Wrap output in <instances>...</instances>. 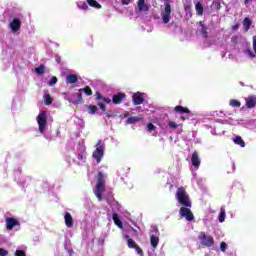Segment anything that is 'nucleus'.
Instances as JSON below:
<instances>
[{
	"instance_id": "obj_46",
	"label": "nucleus",
	"mask_w": 256,
	"mask_h": 256,
	"mask_svg": "<svg viewBox=\"0 0 256 256\" xmlns=\"http://www.w3.org/2000/svg\"><path fill=\"white\" fill-rule=\"evenodd\" d=\"M248 55H249L252 59H254V57H255V55L253 54V52H252L251 50H248Z\"/></svg>"
},
{
	"instance_id": "obj_22",
	"label": "nucleus",
	"mask_w": 256,
	"mask_h": 256,
	"mask_svg": "<svg viewBox=\"0 0 256 256\" xmlns=\"http://www.w3.org/2000/svg\"><path fill=\"white\" fill-rule=\"evenodd\" d=\"M195 10H196V13L198 16H203V11H204V8H203V4H201V2H197L195 4Z\"/></svg>"
},
{
	"instance_id": "obj_14",
	"label": "nucleus",
	"mask_w": 256,
	"mask_h": 256,
	"mask_svg": "<svg viewBox=\"0 0 256 256\" xmlns=\"http://www.w3.org/2000/svg\"><path fill=\"white\" fill-rule=\"evenodd\" d=\"M198 25L200 27V33H202V36L204 37V39H208L209 38V28L205 25V23L203 21H199Z\"/></svg>"
},
{
	"instance_id": "obj_37",
	"label": "nucleus",
	"mask_w": 256,
	"mask_h": 256,
	"mask_svg": "<svg viewBox=\"0 0 256 256\" xmlns=\"http://www.w3.org/2000/svg\"><path fill=\"white\" fill-rule=\"evenodd\" d=\"M79 9H82L83 11H87V9H89V6L87 5V3L82 2L78 5Z\"/></svg>"
},
{
	"instance_id": "obj_36",
	"label": "nucleus",
	"mask_w": 256,
	"mask_h": 256,
	"mask_svg": "<svg viewBox=\"0 0 256 256\" xmlns=\"http://www.w3.org/2000/svg\"><path fill=\"white\" fill-rule=\"evenodd\" d=\"M134 249L139 256H144L143 249L139 245H136Z\"/></svg>"
},
{
	"instance_id": "obj_4",
	"label": "nucleus",
	"mask_w": 256,
	"mask_h": 256,
	"mask_svg": "<svg viewBox=\"0 0 256 256\" xmlns=\"http://www.w3.org/2000/svg\"><path fill=\"white\" fill-rule=\"evenodd\" d=\"M198 239L204 247H213V245H215V239H213V236L207 235L205 232H200Z\"/></svg>"
},
{
	"instance_id": "obj_45",
	"label": "nucleus",
	"mask_w": 256,
	"mask_h": 256,
	"mask_svg": "<svg viewBox=\"0 0 256 256\" xmlns=\"http://www.w3.org/2000/svg\"><path fill=\"white\" fill-rule=\"evenodd\" d=\"M239 26V24H235L234 26H232V30L237 31L239 29Z\"/></svg>"
},
{
	"instance_id": "obj_25",
	"label": "nucleus",
	"mask_w": 256,
	"mask_h": 256,
	"mask_svg": "<svg viewBox=\"0 0 256 256\" xmlns=\"http://www.w3.org/2000/svg\"><path fill=\"white\" fill-rule=\"evenodd\" d=\"M126 237V239H127V247L129 248V249H134L135 248V246L137 245V243L135 242V240H133L132 238H129V236H125Z\"/></svg>"
},
{
	"instance_id": "obj_31",
	"label": "nucleus",
	"mask_w": 256,
	"mask_h": 256,
	"mask_svg": "<svg viewBox=\"0 0 256 256\" xmlns=\"http://www.w3.org/2000/svg\"><path fill=\"white\" fill-rule=\"evenodd\" d=\"M225 217H226L225 209L221 208L219 217H218L220 223H223L225 221Z\"/></svg>"
},
{
	"instance_id": "obj_15",
	"label": "nucleus",
	"mask_w": 256,
	"mask_h": 256,
	"mask_svg": "<svg viewBox=\"0 0 256 256\" xmlns=\"http://www.w3.org/2000/svg\"><path fill=\"white\" fill-rule=\"evenodd\" d=\"M66 83L67 85H73L75 83H79V77L77 74H69L66 77Z\"/></svg>"
},
{
	"instance_id": "obj_35",
	"label": "nucleus",
	"mask_w": 256,
	"mask_h": 256,
	"mask_svg": "<svg viewBox=\"0 0 256 256\" xmlns=\"http://www.w3.org/2000/svg\"><path fill=\"white\" fill-rule=\"evenodd\" d=\"M58 79L56 76H53L51 80L48 82L49 87H53V85H56Z\"/></svg>"
},
{
	"instance_id": "obj_38",
	"label": "nucleus",
	"mask_w": 256,
	"mask_h": 256,
	"mask_svg": "<svg viewBox=\"0 0 256 256\" xmlns=\"http://www.w3.org/2000/svg\"><path fill=\"white\" fill-rule=\"evenodd\" d=\"M97 105H98V107H100L102 113H105V111H107V107L105 106V104L103 102H98Z\"/></svg>"
},
{
	"instance_id": "obj_52",
	"label": "nucleus",
	"mask_w": 256,
	"mask_h": 256,
	"mask_svg": "<svg viewBox=\"0 0 256 256\" xmlns=\"http://www.w3.org/2000/svg\"><path fill=\"white\" fill-rule=\"evenodd\" d=\"M124 117H129V113L124 114Z\"/></svg>"
},
{
	"instance_id": "obj_24",
	"label": "nucleus",
	"mask_w": 256,
	"mask_h": 256,
	"mask_svg": "<svg viewBox=\"0 0 256 256\" xmlns=\"http://www.w3.org/2000/svg\"><path fill=\"white\" fill-rule=\"evenodd\" d=\"M79 92L85 93V95H87L88 97H91V95H93V90H91V87L89 86H86L85 88H80Z\"/></svg>"
},
{
	"instance_id": "obj_17",
	"label": "nucleus",
	"mask_w": 256,
	"mask_h": 256,
	"mask_svg": "<svg viewBox=\"0 0 256 256\" xmlns=\"http://www.w3.org/2000/svg\"><path fill=\"white\" fill-rule=\"evenodd\" d=\"M138 10L141 13H146V11H149V4L145 3V0H138Z\"/></svg>"
},
{
	"instance_id": "obj_48",
	"label": "nucleus",
	"mask_w": 256,
	"mask_h": 256,
	"mask_svg": "<svg viewBox=\"0 0 256 256\" xmlns=\"http://www.w3.org/2000/svg\"><path fill=\"white\" fill-rule=\"evenodd\" d=\"M106 117L107 119H111V117H113V114L106 113Z\"/></svg>"
},
{
	"instance_id": "obj_7",
	"label": "nucleus",
	"mask_w": 256,
	"mask_h": 256,
	"mask_svg": "<svg viewBox=\"0 0 256 256\" xmlns=\"http://www.w3.org/2000/svg\"><path fill=\"white\" fill-rule=\"evenodd\" d=\"M68 101L69 103H73V105L82 104L84 103L83 94L80 91L73 93L68 97Z\"/></svg>"
},
{
	"instance_id": "obj_39",
	"label": "nucleus",
	"mask_w": 256,
	"mask_h": 256,
	"mask_svg": "<svg viewBox=\"0 0 256 256\" xmlns=\"http://www.w3.org/2000/svg\"><path fill=\"white\" fill-rule=\"evenodd\" d=\"M220 250L225 253L227 251V243L221 242L220 243Z\"/></svg>"
},
{
	"instance_id": "obj_18",
	"label": "nucleus",
	"mask_w": 256,
	"mask_h": 256,
	"mask_svg": "<svg viewBox=\"0 0 256 256\" xmlns=\"http://www.w3.org/2000/svg\"><path fill=\"white\" fill-rule=\"evenodd\" d=\"M95 97H96V101H102V103H107L108 105L109 103H111V99L105 98V96H103V94L100 92H96Z\"/></svg>"
},
{
	"instance_id": "obj_50",
	"label": "nucleus",
	"mask_w": 256,
	"mask_h": 256,
	"mask_svg": "<svg viewBox=\"0 0 256 256\" xmlns=\"http://www.w3.org/2000/svg\"><path fill=\"white\" fill-rule=\"evenodd\" d=\"M217 6H218L217 9H221V3L218 2Z\"/></svg>"
},
{
	"instance_id": "obj_43",
	"label": "nucleus",
	"mask_w": 256,
	"mask_h": 256,
	"mask_svg": "<svg viewBox=\"0 0 256 256\" xmlns=\"http://www.w3.org/2000/svg\"><path fill=\"white\" fill-rule=\"evenodd\" d=\"M184 9H185L186 13H191V5H186L184 7Z\"/></svg>"
},
{
	"instance_id": "obj_29",
	"label": "nucleus",
	"mask_w": 256,
	"mask_h": 256,
	"mask_svg": "<svg viewBox=\"0 0 256 256\" xmlns=\"http://www.w3.org/2000/svg\"><path fill=\"white\" fill-rule=\"evenodd\" d=\"M44 101H45V105H51V103H53V98H51L50 94H45Z\"/></svg>"
},
{
	"instance_id": "obj_27",
	"label": "nucleus",
	"mask_w": 256,
	"mask_h": 256,
	"mask_svg": "<svg viewBox=\"0 0 256 256\" xmlns=\"http://www.w3.org/2000/svg\"><path fill=\"white\" fill-rule=\"evenodd\" d=\"M88 5L90 7H95V9H101V4H99L96 0H87Z\"/></svg>"
},
{
	"instance_id": "obj_19",
	"label": "nucleus",
	"mask_w": 256,
	"mask_h": 256,
	"mask_svg": "<svg viewBox=\"0 0 256 256\" xmlns=\"http://www.w3.org/2000/svg\"><path fill=\"white\" fill-rule=\"evenodd\" d=\"M150 245L153 247V249H157L159 245V236L152 234L150 236Z\"/></svg>"
},
{
	"instance_id": "obj_13",
	"label": "nucleus",
	"mask_w": 256,
	"mask_h": 256,
	"mask_svg": "<svg viewBox=\"0 0 256 256\" xmlns=\"http://www.w3.org/2000/svg\"><path fill=\"white\" fill-rule=\"evenodd\" d=\"M10 28L13 31V33H17V31L21 29V20H19V18H14L10 23Z\"/></svg>"
},
{
	"instance_id": "obj_12",
	"label": "nucleus",
	"mask_w": 256,
	"mask_h": 256,
	"mask_svg": "<svg viewBox=\"0 0 256 256\" xmlns=\"http://www.w3.org/2000/svg\"><path fill=\"white\" fill-rule=\"evenodd\" d=\"M64 221H65V225H66V227H68V229H72L73 225L75 224V220H73V216H71V213H69V212L65 213Z\"/></svg>"
},
{
	"instance_id": "obj_41",
	"label": "nucleus",
	"mask_w": 256,
	"mask_h": 256,
	"mask_svg": "<svg viewBox=\"0 0 256 256\" xmlns=\"http://www.w3.org/2000/svg\"><path fill=\"white\" fill-rule=\"evenodd\" d=\"M8 255H9V251L3 248H0V256H8Z\"/></svg>"
},
{
	"instance_id": "obj_26",
	"label": "nucleus",
	"mask_w": 256,
	"mask_h": 256,
	"mask_svg": "<svg viewBox=\"0 0 256 256\" xmlns=\"http://www.w3.org/2000/svg\"><path fill=\"white\" fill-rule=\"evenodd\" d=\"M235 145H240L241 147H245V141L243 140V138H241V136H236L233 139Z\"/></svg>"
},
{
	"instance_id": "obj_51",
	"label": "nucleus",
	"mask_w": 256,
	"mask_h": 256,
	"mask_svg": "<svg viewBox=\"0 0 256 256\" xmlns=\"http://www.w3.org/2000/svg\"><path fill=\"white\" fill-rule=\"evenodd\" d=\"M180 119H181L182 121H185L187 118H185L184 116H182V117H180Z\"/></svg>"
},
{
	"instance_id": "obj_32",
	"label": "nucleus",
	"mask_w": 256,
	"mask_h": 256,
	"mask_svg": "<svg viewBox=\"0 0 256 256\" xmlns=\"http://www.w3.org/2000/svg\"><path fill=\"white\" fill-rule=\"evenodd\" d=\"M139 121H140V119H139L138 117H135V116L129 117V118L127 119V123H128L129 125H133V123H137V122H139Z\"/></svg>"
},
{
	"instance_id": "obj_6",
	"label": "nucleus",
	"mask_w": 256,
	"mask_h": 256,
	"mask_svg": "<svg viewBox=\"0 0 256 256\" xmlns=\"http://www.w3.org/2000/svg\"><path fill=\"white\" fill-rule=\"evenodd\" d=\"M165 1V7L162 11V21L163 23L167 24L169 21H171V0H164Z\"/></svg>"
},
{
	"instance_id": "obj_10",
	"label": "nucleus",
	"mask_w": 256,
	"mask_h": 256,
	"mask_svg": "<svg viewBox=\"0 0 256 256\" xmlns=\"http://www.w3.org/2000/svg\"><path fill=\"white\" fill-rule=\"evenodd\" d=\"M127 97V95L123 92H119L112 96V103L114 105H121L123 103V100Z\"/></svg>"
},
{
	"instance_id": "obj_2",
	"label": "nucleus",
	"mask_w": 256,
	"mask_h": 256,
	"mask_svg": "<svg viewBox=\"0 0 256 256\" xmlns=\"http://www.w3.org/2000/svg\"><path fill=\"white\" fill-rule=\"evenodd\" d=\"M98 201H103V193H105V175L103 172H98L96 186L93 189Z\"/></svg>"
},
{
	"instance_id": "obj_9",
	"label": "nucleus",
	"mask_w": 256,
	"mask_h": 256,
	"mask_svg": "<svg viewBox=\"0 0 256 256\" xmlns=\"http://www.w3.org/2000/svg\"><path fill=\"white\" fill-rule=\"evenodd\" d=\"M133 105H143L145 102V98L143 97V93L136 92L132 95Z\"/></svg>"
},
{
	"instance_id": "obj_42",
	"label": "nucleus",
	"mask_w": 256,
	"mask_h": 256,
	"mask_svg": "<svg viewBox=\"0 0 256 256\" xmlns=\"http://www.w3.org/2000/svg\"><path fill=\"white\" fill-rule=\"evenodd\" d=\"M147 129H148V131H155V125L153 123H149L147 125Z\"/></svg>"
},
{
	"instance_id": "obj_44",
	"label": "nucleus",
	"mask_w": 256,
	"mask_h": 256,
	"mask_svg": "<svg viewBox=\"0 0 256 256\" xmlns=\"http://www.w3.org/2000/svg\"><path fill=\"white\" fill-rule=\"evenodd\" d=\"M132 0H121L122 5H129Z\"/></svg>"
},
{
	"instance_id": "obj_40",
	"label": "nucleus",
	"mask_w": 256,
	"mask_h": 256,
	"mask_svg": "<svg viewBox=\"0 0 256 256\" xmlns=\"http://www.w3.org/2000/svg\"><path fill=\"white\" fill-rule=\"evenodd\" d=\"M15 256H27V254H25V251L23 250H16Z\"/></svg>"
},
{
	"instance_id": "obj_23",
	"label": "nucleus",
	"mask_w": 256,
	"mask_h": 256,
	"mask_svg": "<svg viewBox=\"0 0 256 256\" xmlns=\"http://www.w3.org/2000/svg\"><path fill=\"white\" fill-rule=\"evenodd\" d=\"M242 25L246 32L249 31V29H251V25H252L251 19H249L248 17L244 18Z\"/></svg>"
},
{
	"instance_id": "obj_16",
	"label": "nucleus",
	"mask_w": 256,
	"mask_h": 256,
	"mask_svg": "<svg viewBox=\"0 0 256 256\" xmlns=\"http://www.w3.org/2000/svg\"><path fill=\"white\" fill-rule=\"evenodd\" d=\"M246 107L248 109H253L256 106V97L255 96H248L245 98Z\"/></svg>"
},
{
	"instance_id": "obj_47",
	"label": "nucleus",
	"mask_w": 256,
	"mask_h": 256,
	"mask_svg": "<svg viewBox=\"0 0 256 256\" xmlns=\"http://www.w3.org/2000/svg\"><path fill=\"white\" fill-rule=\"evenodd\" d=\"M253 49H254V51L256 53V40L255 39L253 40Z\"/></svg>"
},
{
	"instance_id": "obj_3",
	"label": "nucleus",
	"mask_w": 256,
	"mask_h": 256,
	"mask_svg": "<svg viewBox=\"0 0 256 256\" xmlns=\"http://www.w3.org/2000/svg\"><path fill=\"white\" fill-rule=\"evenodd\" d=\"M105 155V143L102 140H98L96 149L93 151L92 157L97 163H101L103 156Z\"/></svg>"
},
{
	"instance_id": "obj_11",
	"label": "nucleus",
	"mask_w": 256,
	"mask_h": 256,
	"mask_svg": "<svg viewBox=\"0 0 256 256\" xmlns=\"http://www.w3.org/2000/svg\"><path fill=\"white\" fill-rule=\"evenodd\" d=\"M191 163L192 166L195 167V169H199L201 165V159H199V153L197 151H194L191 157Z\"/></svg>"
},
{
	"instance_id": "obj_30",
	"label": "nucleus",
	"mask_w": 256,
	"mask_h": 256,
	"mask_svg": "<svg viewBox=\"0 0 256 256\" xmlns=\"http://www.w3.org/2000/svg\"><path fill=\"white\" fill-rule=\"evenodd\" d=\"M229 105L231 107H241V101L235 100V99H231L230 102H229Z\"/></svg>"
},
{
	"instance_id": "obj_20",
	"label": "nucleus",
	"mask_w": 256,
	"mask_h": 256,
	"mask_svg": "<svg viewBox=\"0 0 256 256\" xmlns=\"http://www.w3.org/2000/svg\"><path fill=\"white\" fill-rule=\"evenodd\" d=\"M112 219H113L115 225L117 227H119V229H123V222L121 221V219H119V214L113 213L112 214Z\"/></svg>"
},
{
	"instance_id": "obj_28",
	"label": "nucleus",
	"mask_w": 256,
	"mask_h": 256,
	"mask_svg": "<svg viewBox=\"0 0 256 256\" xmlns=\"http://www.w3.org/2000/svg\"><path fill=\"white\" fill-rule=\"evenodd\" d=\"M36 75H43L45 73V65L41 64L39 67L35 68Z\"/></svg>"
},
{
	"instance_id": "obj_49",
	"label": "nucleus",
	"mask_w": 256,
	"mask_h": 256,
	"mask_svg": "<svg viewBox=\"0 0 256 256\" xmlns=\"http://www.w3.org/2000/svg\"><path fill=\"white\" fill-rule=\"evenodd\" d=\"M56 63H61V57L56 58Z\"/></svg>"
},
{
	"instance_id": "obj_1",
	"label": "nucleus",
	"mask_w": 256,
	"mask_h": 256,
	"mask_svg": "<svg viewBox=\"0 0 256 256\" xmlns=\"http://www.w3.org/2000/svg\"><path fill=\"white\" fill-rule=\"evenodd\" d=\"M175 197L179 205L182 206L179 210V215L184 217L186 221H194L195 215H193V212L191 211V198L189 197L187 190H185V187L180 186L176 191Z\"/></svg>"
},
{
	"instance_id": "obj_8",
	"label": "nucleus",
	"mask_w": 256,
	"mask_h": 256,
	"mask_svg": "<svg viewBox=\"0 0 256 256\" xmlns=\"http://www.w3.org/2000/svg\"><path fill=\"white\" fill-rule=\"evenodd\" d=\"M21 225V223H19V220H17L14 217H7L6 218V229L7 231H13L14 227H17Z\"/></svg>"
},
{
	"instance_id": "obj_33",
	"label": "nucleus",
	"mask_w": 256,
	"mask_h": 256,
	"mask_svg": "<svg viewBox=\"0 0 256 256\" xmlns=\"http://www.w3.org/2000/svg\"><path fill=\"white\" fill-rule=\"evenodd\" d=\"M168 126L170 127V129H177V127H183V124H176L173 121H168Z\"/></svg>"
},
{
	"instance_id": "obj_21",
	"label": "nucleus",
	"mask_w": 256,
	"mask_h": 256,
	"mask_svg": "<svg viewBox=\"0 0 256 256\" xmlns=\"http://www.w3.org/2000/svg\"><path fill=\"white\" fill-rule=\"evenodd\" d=\"M174 111L176 113H180L181 115H183V113H191V111L189 110V108L187 107H183L181 105L175 106Z\"/></svg>"
},
{
	"instance_id": "obj_34",
	"label": "nucleus",
	"mask_w": 256,
	"mask_h": 256,
	"mask_svg": "<svg viewBox=\"0 0 256 256\" xmlns=\"http://www.w3.org/2000/svg\"><path fill=\"white\" fill-rule=\"evenodd\" d=\"M88 113L90 115H95V113H97V106L95 105L88 106Z\"/></svg>"
},
{
	"instance_id": "obj_5",
	"label": "nucleus",
	"mask_w": 256,
	"mask_h": 256,
	"mask_svg": "<svg viewBox=\"0 0 256 256\" xmlns=\"http://www.w3.org/2000/svg\"><path fill=\"white\" fill-rule=\"evenodd\" d=\"M36 121L38 123L40 133H45V129L47 128V112H40L36 118Z\"/></svg>"
}]
</instances>
